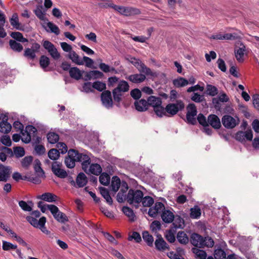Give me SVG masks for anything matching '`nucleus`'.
<instances>
[{
	"mask_svg": "<svg viewBox=\"0 0 259 259\" xmlns=\"http://www.w3.org/2000/svg\"><path fill=\"white\" fill-rule=\"evenodd\" d=\"M165 237L166 240L170 243H173L176 240L175 233L171 230L166 231Z\"/></svg>",
	"mask_w": 259,
	"mask_h": 259,
	"instance_id": "obj_62",
	"label": "nucleus"
},
{
	"mask_svg": "<svg viewBox=\"0 0 259 259\" xmlns=\"http://www.w3.org/2000/svg\"><path fill=\"white\" fill-rule=\"evenodd\" d=\"M157 238L155 241V247L157 250L163 251L169 248L168 245L160 235H158Z\"/></svg>",
	"mask_w": 259,
	"mask_h": 259,
	"instance_id": "obj_20",
	"label": "nucleus"
},
{
	"mask_svg": "<svg viewBox=\"0 0 259 259\" xmlns=\"http://www.w3.org/2000/svg\"><path fill=\"white\" fill-rule=\"evenodd\" d=\"M143 238L144 240L147 243V244L151 246L153 243V237L152 235H150L149 232L147 231H144L142 234Z\"/></svg>",
	"mask_w": 259,
	"mask_h": 259,
	"instance_id": "obj_45",
	"label": "nucleus"
},
{
	"mask_svg": "<svg viewBox=\"0 0 259 259\" xmlns=\"http://www.w3.org/2000/svg\"><path fill=\"white\" fill-rule=\"evenodd\" d=\"M222 122L226 128H233L238 124L239 120L237 117H233L229 115H225L222 117Z\"/></svg>",
	"mask_w": 259,
	"mask_h": 259,
	"instance_id": "obj_7",
	"label": "nucleus"
},
{
	"mask_svg": "<svg viewBox=\"0 0 259 259\" xmlns=\"http://www.w3.org/2000/svg\"><path fill=\"white\" fill-rule=\"evenodd\" d=\"M173 225L176 228H183L185 226L184 220L179 216H177L173 221Z\"/></svg>",
	"mask_w": 259,
	"mask_h": 259,
	"instance_id": "obj_48",
	"label": "nucleus"
},
{
	"mask_svg": "<svg viewBox=\"0 0 259 259\" xmlns=\"http://www.w3.org/2000/svg\"><path fill=\"white\" fill-rule=\"evenodd\" d=\"M201 214V210L198 205H195L190 209V217L193 219H199Z\"/></svg>",
	"mask_w": 259,
	"mask_h": 259,
	"instance_id": "obj_31",
	"label": "nucleus"
},
{
	"mask_svg": "<svg viewBox=\"0 0 259 259\" xmlns=\"http://www.w3.org/2000/svg\"><path fill=\"white\" fill-rule=\"evenodd\" d=\"M34 169L39 177H43L44 176L45 172L41 167V163L38 159H36L34 161Z\"/></svg>",
	"mask_w": 259,
	"mask_h": 259,
	"instance_id": "obj_39",
	"label": "nucleus"
},
{
	"mask_svg": "<svg viewBox=\"0 0 259 259\" xmlns=\"http://www.w3.org/2000/svg\"><path fill=\"white\" fill-rule=\"evenodd\" d=\"M87 177L83 173H80L76 179V185L78 187H83L87 184Z\"/></svg>",
	"mask_w": 259,
	"mask_h": 259,
	"instance_id": "obj_30",
	"label": "nucleus"
},
{
	"mask_svg": "<svg viewBox=\"0 0 259 259\" xmlns=\"http://www.w3.org/2000/svg\"><path fill=\"white\" fill-rule=\"evenodd\" d=\"M2 120L0 122V132L3 133H9L11 129L12 126L11 124L8 122V116L2 115Z\"/></svg>",
	"mask_w": 259,
	"mask_h": 259,
	"instance_id": "obj_15",
	"label": "nucleus"
},
{
	"mask_svg": "<svg viewBox=\"0 0 259 259\" xmlns=\"http://www.w3.org/2000/svg\"><path fill=\"white\" fill-rule=\"evenodd\" d=\"M11 173L9 167L0 165V182H7L10 177Z\"/></svg>",
	"mask_w": 259,
	"mask_h": 259,
	"instance_id": "obj_16",
	"label": "nucleus"
},
{
	"mask_svg": "<svg viewBox=\"0 0 259 259\" xmlns=\"http://www.w3.org/2000/svg\"><path fill=\"white\" fill-rule=\"evenodd\" d=\"M186 119L188 123L195 124L196 123L195 116L197 115L196 107L194 104H189L187 107Z\"/></svg>",
	"mask_w": 259,
	"mask_h": 259,
	"instance_id": "obj_6",
	"label": "nucleus"
},
{
	"mask_svg": "<svg viewBox=\"0 0 259 259\" xmlns=\"http://www.w3.org/2000/svg\"><path fill=\"white\" fill-rule=\"evenodd\" d=\"M108 6L112 8L119 14L125 16H132L140 13V11L139 9L131 7H123L113 4L109 5Z\"/></svg>",
	"mask_w": 259,
	"mask_h": 259,
	"instance_id": "obj_3",
	"label": "nucleus"
},
{
	"mask_svg": "<svg viewBox=\"0 0 259 259\" xmlns=\"http://www.w3.org/2000/svg\"><path fill=\"white\" fill-rule=\"evenodd\" d=\"M50 211L54 218L59 222L65 223L68 221L67 216L61 212L56 206H50Z\"/></svg>",
	"mask_w": 259,
	"mask_h": 259,
	"instance_id": "obj_9",
	"label": "nucleus"
},
{
	"mask_svg": "<svg viewBox=\"0 0 259 259\" xmlns=\"http://www.w3.org/2000/svg\"><path fill=\"white\" fill-rule=\"evenodd\" d=\"M10 48L14 51L20 52L23 50V46L20 43L17 42L15 40L11 39L9 41Z\"/></svg>",
	"mask_w": 259,
	"mask_h": 259,
	"instance_id": "obj_38",
	"label": "nucleus"
},
{
	"mask_svg": "<svg viewBox=\"0 0 259 259\" xmlns=\"http://www.w3.org/2000/svg\"><path fill=\"white\" fill-rule=\"evenodd\" d=\"M49 157L53 160H57L60 156V152L56 149H52L48 152Z\"/></svg>",
	"mask_w": 259,
	"mask_h": 259,
	"instance_id": "obj_50",
	"label": "nucleus"
},
{
	"mask_svg": "<svg viewBox=\"0 0 259 259\" xmlns=\"http://www.w3.org/2000/svg\"><path fill=\"white\" fill-rule=\"evenodd\" d=\"M35 53L30 48H26L24 51V56L28 59L33 60L36 57Z\"/></svg>",
	"mask_w": 259,
	"mask_h": 259,
	"instance_id": "obj_58",
	"label": "nucleus"
},
{
	"mask_svg": "<svg viewBox=\"0 0 259 259\" xmlns=\"http://www.w3.org/2000/svg\"><path fill=\"white\" fill-rule=\"evenodd\" d=\"M229 98L227 96L226 93L223 92L221 93L219 95L218 98H214L212 99V102L213 104H218L219 101L222 102H227L229 101Z\"/></svg>",
	"mask_w": 259,
	"mask_h": 259,
	"instance_id": "obj_46",
	"label": "nucleus"
},
{
	"mask_svg": "<svg viewBox=\"0 0 259 259\" xmlns=\"http://www.w3.org/2000/svg\"><path fill=\"white\" fill-rule=\"evenodd\" d=\"M47 139L49 143L55 144L59 140V136L57 134L52 132L47 135Z\"/></svg>",
	"mask_w": 259,
	"mask_h": 259,
	"instance_id": "obj_55",
	"label": "nucleus"
},
{
	"mask_svg": "<svg viewBox=\"0 0 259 259\" xmlns=\"http://www.w3.org/2000/svg\"><path fill=\"white\" fill-rule=\"evenodd\" d=\"M223 40H235L240 37L237 33H225L222 34Z\"/></svg>",
	"mask_w": 259,
	"mask_h": 259,
	"instance_id": "obj_61",
	"label": "nucleus"
},
{
	"mask_svg": "<svg viewBox=\"0 0 259 259\" xmlns=\"http://www.w3.org/2000/svg\"><path fill=\"white\" fill-rule=\"evenodd\" d=\"M69 154L71 156L75 157L77 161L82 163V168L86 171L88 166L90 163V158L89 156L86 154L79 153L77 151L74 149L69 150Z\"/></svg>",
	"mask_w": 259,
	"mask_h": 259,
	"instance_id": "obj_4",
	"label": "nucleus"
},
{
	"mask_svg": "<svg viewBox=\"0 0 259 259\" xmlns=\"http://www.w3.org/2000/svg\"><path fill=\"white\" fill-rule=\"evenodd\" d=\"M2 247L3 249L5 251H9L10 249L16 250V252L19 257L22 258L21 251L20 249H17V246L16 245L13 244L12 243L6 241H3Z\"/></svg>",
	"mask_w": 259,
	"mask_h": 259,
	"instance_id": "obj_21",
	"label": "nucleus"
},
{
	"mask_svg": "<svg viewBox=\"0 0 259 259\" xmlns=\"http://www.w3.org/2000/svg\"><path fill=\"white\" fill-rule=\"evenodd\" d=\"M93 87L94 89H95L101 92L106 89V85L105 83L101 81H97L94 82L93 83Z\"/></svg>",
	"mask_w": 259,
	"mask_h": 259,
	"instance_id": "obj_57",
	"label": "nucleus"
},
{
	"mask_svg": "<svg viewBox=\"0 0 259 259\" xmlns=\"http://www.w3.org/2000/svg\"><path fill=\"white\" fill-rule=\"evenodd\" d=\"M122 211L123 213L129 218L131 221H134L135 219V215L133 210L128 207L124 206L122 208Z\"/></svg>",
	"mask_w": 259,
	"mask_h": 259,
	"instance_id": "obj_44",
	"label": "nucleus"
},
{
	"mask_svg": "<svg viewBox=\"0 0 259 259\" xmlns=\"http://www.w3.org/2000/svg\"><path fill=\"white\" fill-rule=\"evenodd\" d=\"M141 202L144 207H150L154 203V199L150 196L143 197Z\"/></svg>",
	"mask_w": 259,
	"mask_h": 259,
	"instance_id": "obj_51",
	"label": "nucleus"
},
{
	"mask_svg": "<svg viewBox=\"0 0 259 259\" xmlns=\"http://www.w3.org/2000/svg\"><path fill=\"white\" fill-rule=\"evenodd\" d=\"M214 244V242L213 240L209 237H206L203 239V247H212Z\"/></svg>",
	"mask_w": 259,
	"mask_h": 259,
	"instance_id": "obj_59",
	"label": "nucleus"
},
{
	"mask_svg": "<svg viewBox=\"0 0 259 259\" xmlns=\"http://www.w3.org/2000/svg\"><path fill=\"white\" fill-rule=\"evenodd\" d=\"M206 93L211 96H215L218 93V89L211 84H207L206 85Z\"/></svg>",
	"mask_w": 259,
	"mask_h": 259,
	"instance_id": "obj_52",
	"label": "nucleus"
},
{
	"mask_svg": "<svg viewBox=\"0 0 259 259\" xmlns=\"http://www.w3.org/2000/svg\"><path fill=\"white\" fill-rule=\"evenodd\" d=\"M234 53L238 62H243L244 60V56L247 55L246 47L243 44H240L239 47H236Z\"/></svg>",
	"mask_w": 259,
	"mask_h": 259,
	"instance_id": "obj_10",
	"label": "nucleus"
},
{
	"mask_svg": "<svg viewBox=\"0 0 259 259\" xmlns=\"http://www.w3.org/2000/svg\"><path fill=\"white\" fill-rule=\"evenodd\" d=\"M101 100L103 104L107 108L112 106L113 102L111 92L109 91H105L101 94Z\"/></svg>",
	"mask_w": 259,
	"mask_h": 259,
	"instance_id": "obj_14",
	"label": "nucleus"
},
{
	"mask_svg": "<svg viewBox=\"0 0 259 259\" xmlns=\"http://www.w3.org/2000/svg\"><path fill=\"white\" fill-rule=\"evenodd\" d=\"M252 138L253 134L251 130L245 132L239 131L235 135V139L241 142H244L245 140L251 141Z\"/></svg>",
	"mask_w": 259,
	"mask_h": 259,
	"instance_id": "obj_11",
	"label": "nucleus"
},
{
	"mask_svg": "<svg viewBox=\"0 0 259 259\" xmlns=\"http://www.w3.org/2000/svg\"><path fill=\"white\" fill-rule=\"evenodd\" d=\"M193 253L195 254V257L197 259H206L207 254L204 250L199 249L196 247H193L192 249Z\"/></svg>",
	"mask_w": 259,
	"mask_h": 259,
	"instance_id": "obj_35",
	"label": "nucleus"
},
{
	"mask_svg": "<svg viewBox=\"0 0 259 259\" xmlns=\"http://www.w3.org/2000/svg\"><path fill=\"white\" fill-rule=\"evenodd\" d=\"M136 109L139 111H144L148 109V100L141 99L135 102Z\"/></svg>",
	"mask_w": 259,
	"mask_h": 259,
	"instance_id": "obj_25",
	"label": "nucleus"
},
{
	"mask_svg": "<svg viewBox=\"0 0 259 259\" xmlns=\"http://www.w3.org/2000/svg\"><path fill=\"white\" fill-rule=\"evenodd\" d=\"M69 73L70 77L76 80H79L82 76V72L76 67L70 68Z\"/></svg>",
	"mask_w": 259,
	"mask_h": 259,
	"instance_id": "obj_28",
	"label": "nucleus"
},
{
	"mask_svg": "<svg viewBox=\"0 0 259 259\" xmlns=\"http://www.w3.org/2000/svg\"><path fill=\"white\" fill-rule=\"evenodd\" d=\"M203 238L196 233L192 234L190 238V241L192 244L199 248H203Z\"/></svg>",
	"mask_w": 259,
	"mask_h": 259,
	"instance_id": "obj_18",
	"label": "nucleus"
},
{
	"mask_svg": "<svg viewBox=\"0 0 259 259\" xmlns=\"http://www.w3.org/2000/svg\"><path fill=\"white\" fill-rule=\"evenodd\" d=\"M39 64L42 69H45L50 64L49 58L45 55L41 56L39 59Z\"/></svg>",
	"mask_w": 259,
	"mask_h": 259,
	"instance_id": "obj_53",
	"label": "nucleus"
},
{
	"mask_svg": "<svg viewBox=\"0 0 259 259\" xmlns=\"http://www.w3.org/2000/svg\"><path fill=\"white\" fill-rule=\"evenodd\" d=\"M164 208V205L162 202H156L153 207L149 208L148 214L151 217L155 218L158 214L162 213Z\"/></svg>",
	"mask_w": 259,
	"mask_h": 259,
	"instance_id": "obj_12",
	"label": "nucleus"
},
{
	"mask_svg": "<svg viewBox=\"0 0 259 259\" xmlns=\"http://www.w3.org/2000/svg\"><path fill=\"white\" fill-rule=\"evenodd\" d=\"M67 56L73 63L78 65H82L83 64V62L82 59L75 53V51L72 50L71 52L68 53Z\"/></svg>",
	"mask_w": 259,
	"mask_h": 259,
	"instance_id": "obj_23",
	"label": "nucleus"
},
{
	"mask_svg": "<svg viewBox=\"0 0 259 259\" xmlns=\"http://www.w3.org/2000/svg\"><path fill=\"white\" fill-rule=\"evenodd\" d=\"M37 198L47 202H52L56 201L57 196L51 193L48 192L38 196Z\"/></svg>",
	"mask_w": 259,
	"mask_h": 259,
	"instance_id": "obj_24",
	"label": "nucleus"
},
{
	"mask_svg": "<svg viewBox=\"0 0 259 259\" xmlns=\"http://www.w3.org/2000/svg\"><path fill=\"white\" fill-rule=\"evenodd\" d=\"M46 222V218L45 217H42L39 219V223L40 224V226L38 227L41 231L46 235H48V236L50 238L53 237V234L51 233L50 231H49L46 227H45V223Z\"/></svg>",
	"mask_w": 259,
	"mask_h": 259,
	"instance_id": "obj_29",
	"label": "nucleus"
},
{
	"mask_svg": "<svg viewBox=\"0 0 259 259\" xmlns=\"http://www.w3.org/2000/svg\"><path fill=\"white\" fill-rule=\"evenodd\" d=\"M130 62L137 68L139 72L146 74V75H153L151 70L147 67L139 59L135 58H131Z\"/></svg>",
	"mask_w": 259,
	"mask_h": 259,
	"instance_id": "obj_5",
	"label": "nucleus"
},
{
	"mask_svg": "<svg viewBox=\"0 0 259 259\" xmlns=\"http://www.w3.org/2000/svg\"><path fill=\"white\" fill-rule=\"evenodd\" d=\"M61 164L58 162H54L52 165V170L53 173L57 177L65 178L67 176L65 170L61 168Z\"/></svg>",
	"mask_w": 259,
	"mask_h": 259,
	"instance_id": "obj_13",
	"label": "nucleus"
},
{
	"mask_svg": "<svg viewBox=\"0 0 259 259\" xmlns=\"http://www.w3.org/2000/svg\"><path fill=\"white\" fill-rule=\"evenodd\" d=\"M161 217L164 223H170L174 220L175 215L172 211L164 208L161 214Z\"/></svg>",
	"mask_w": 259,
	"mask_h": 259,
	"instance_id": "obj_19",
	"label": "nucleus"
},
{
	"mask_svg": "<svg viewBox=\"0 0 259 259\" xmlns=\"http://www.w3.org/2000/svg\"><path fill=\"white\" fill-rule=\"evenodd\" d=\"M33 160L32 156H26L22 159L21 161L22 165L23 167L27 168L31 163Z\"/></svg>",
	"mask_w": 259,
	"mask_h": 259,
	"instance_id": "obj_64",
	"label": "nucleus"
},
{
	"mask_svg": "<svg viewBox=\"0 0 259 259\" xmlns=\"http://www.w3.org/2000/svg\"><path fill=\"white\" fill-rule=\"evenodd\" d=\"M99 68L104 72L107 73L110 72L115 71V69L113 67H110L108 65L104 63H101L99 64Z\"/></svg>",
	"mask_w": 259,
	"mask_h": 259,
	"instance_id": "obj_60",
	"label": "nucleus"
},
{
	"mask_svg": "<svg viewBox=\"0 0 259 259\" xmlns=\"http://www.w3.org/2000/svg\"><path fill=\"white\" fill-rule=\"evenodd\" d=\"M32 204V202L30 201L28 203L25 201L21 200L19 202V206L24 210L26 211H30L32 210L31 206L29 204Z\"/></svg>",
	"mask_w": 259,
	"mask_h": 259,
	"instance_id": "obj_56",
	"label": "nucleus"
},
{
	"mask_svg": "<svg viewBox=\"0 0 259 259\" xmlns=\"http://www.w3.org/2000/svg\"><path fill=\"white\" fill-rule=\"evenodd\" d=\"M36 16L41 20L46 21L48 19L46 17V10L42 7H38L34 11Z\"/></svg>",
	"mask_w": 259,
	"mask_h": 259,
	"instance_id": "obj_34",
	"label": "nucleus"
},
{
	"mask_svg": "<svg viewBox=\"0 0 259 259\" xmlns=\"http://www.w3.org/2000/svg\"><path fill=\"white\" fill-rule=\"evenodd\" d=\"M103 76V73L98 70L90 71L86 73L85 79L91 80V79H97L102 78Z\"/></svg>",
	"mask_w": 259,
	"mask_h": 259,
	"instance_id": "obj_27",
	"label": "nucleus"
},
{
	"mask_svg": "<svg viewBox=\"0 0 259 259\" xmlns=\"http://www.w3.org/2000/svg\"><path fill=\"white\" fill-rule=\"evenodd\" d=\"M77 161L75 157H72L69 154V151L68 152V157L66 158L65 160V163L66 166L68 168H71L74 167L75 166V162Z\"/></svg>",
	"mask_w": 259,
	"mask_h": 259,
	"instance_id": "obj_42",
	"label": "nucleus"
},
{
	"mask_svg": "<svg viewBox=\"0 0 259 259\" xmlns=\"http://www.w3.org/2000/svg\"><path fill=\"white\" fill-rule=\"evenodd\" d=\"M147 100L148 106H151L153 107V108L161 105L162 104L161 99L159 97L151 96L148 98Z\"/></svg>",
	"mask_w": 259,
	"mask_h": 259,
	"instance_id": "obj_26",
	"label": "nucleus"
},
{
	"mask_svg": "<svg viewBox=\"0 0 259 259\" xmlns=\"http://www.w3.org/2000/svg\"><path fill=\"white\" fill-rule=\"evenodd\" d=\"M110 177L106 173H102L99 177L100 182L103 185L107 186L109 184Z\"/></svg>",
	"mask_w": 259,
	"mask_h": 259,
	"instance_id": "obj_49",
	"label": "nucleus"
},
{
	"mask_svg": "<svg viewBox=\"0 0 259 259\" xmlns=\"http://www.w3.org/2000/svg\"><path fill=\"white\" fill-rule=\"evenodd\" d=\"M47 26L49 29H48L46 27L45 28L47 32L54 33L57 35L60 34V31L59 27L56 25L54 24L53 22H47Z\"/></svg>",
	"mask_w": 259,
	"mask_h": 259,
	"instance_id": "obj_32",
	"label": "nucleus"
},
{
	"mask_svg": "<svg viewBox=\"0 0 259 259\" xmlns=\"http://www.w3.org/2000/svg\"><path fill=\"white\" fill-rule=\"evenodd\" d=\"M11 24L14 28L18 30H21L20 24L19 22V19L17 14H14L10 20Z\"/></svg>",
	"mask_w": 259,
	"mask_h": 259,
	"instance_id": "obj_40",
	"label": "nucleus"
},
{
	"mask_svg": "<svg viewBox=\"0 0 259 259\" xmlns=\"http://www.w3.org/2000/svg\"><path fill=\"white\" fill-rule=\"evenodd\" d=\"M100 192L102 196L104 197V198L106 200V202L109 204H112V199L109 195V192L107 189L104 187L99 188Z\"/></svg>",
	"mask_w": 259,
	"mask_h": 259,
	"instance_id": "obj_33",
	"label": "nucleus"
},
{
	"mask_svg": "<svg viewBox=\"0 0 259 259\" xmlns=\"http://www.w3.org/2000/svg\"><path fill=\"white\" fill-rule=\"evenodd\" d=\"M143 196L144 194L142 191L130 189L126 196V200L130 204L138 207Z\"/></svg>",
	"mask_w": 259,
	"mask_h": 259,
	"instance_id": "obj_1",
	"label": "nucleus"
},
{
	"mask_svg": "<svg viewBox=\"0 0 259 259\" xmlns=\"http://www.w3.org/2000/svg\"><path fill=\"white\" fill-rule=\"evenodd\" d=\"M184 108V104L181 101H178L176 104H169L165 107V111L169 114L174 115Z\"/></svg>",
	"mask_w": 259,
	"mask_h": 259,
	"instance_id": "obj_8",
	"label": "nucleus"
},
{
	"mask_svg": "<svg viewBox=\"0 0 259 259\" xmlns=\"http://www.w3.org/2000/svg\"><path fill=\"white\" fill-rule=\"evenodd\" d=\"M214 257L215 259H226V252L221 248L215 249L214 252Z\"/></svg>",
	"mask_w": 259,
	"mask_h": 259,
	"instance_id": "obj_54",
	"label": "nucleus"
},
{
	"mask_svg": "<svg viewBox=\"0 0 259 259\" xmlns=\"http://www.w3.org/2000/svg\"><path fill=\"white\" fill-rule=\"evenodd\" d=\"M11 36L14 39L21 42H25L28 41V39L23 37V35L19 32H13L11 34Z\"/></svg>",
	"mask_w": 259,
	"mask_h": 259,
	"instance_id": "obj_47",
	"label": "nucleus"
},
{
	"mask_svg": "<svg viewBox=\"0 0 259 259\" xmlns=\"http://www.w3.org/2000/svg\"><path fill=\"white\" fill-rule=\"evenodd\" d=\"M173 84L177 88H181L187 85L189 82L183 77H179L173 80Z\"/></svg>",
	"mask_w": 259,
	"mask_h": 259,
	"instance_id": "obj_36",
	"label": "nucleus"
},
{
	"mask_svg": "<svg viewBox=\"0 0 259 259\" xmlns=\"http://www.w3.org/2000/svg\"><path fill=\"white\" fill-rule=\"evenodd\" d=\"M129 85L125 80L119 81L117 86L112 91L114 100L116 102H120L122 93L129 90Z\"/></svg>",
	"mask_w": 259,
	"mask_h": 259,
	"instance_id": "obj_2",
	"label": "nucleus"
},
{
	"mask_svg": "<svg viewBox=\"0 0 259 259\" xmlns=\"http://www.w3.org/2000/svg\"><path fill=\"white\" fill-rule=\"evenodd\" d=\"M177 239L178 241L183 244L188 243L189 238L187 234L184 232H179L177 234Z\"/></svg>",
	"mask_w": 259,
	"mask_h": 259,
	"instance_id": "obj_43",
	"label": "nucleus"
},
{
	"mask_svg": "<svg viewBox=\"0 0 259 259\" xmlns=\"http://www.w3.org/2000/svg\"><path fill=\"white\" fill-rule=\"evenodd\" d=\"M120 185L121 182L120 179L116 176L113 177L112 179L111 185L112 190L115 192H117L118 190Z\"/></svg>",
	"mask_w": 259,
	"mask_h": 259,
	"instance_id": "obj_37",
	"label": "nucleus"
},
{
	"mask_svg": "<svg viewBox=\"0 0 259 259\" xmlns=\"http://www.w3.org/2000/svg\"><path fill=\"white\" fill-rule=\"evenodd\" d=\"M208 124L215 129H219L221 126L219 118L214 114H210L207 118Z\"/></svg>",
	"mask_w": 259,
	"mask_h": 259,
	"instance_id": "obj_17",
	"label": "nucleus"
},
{
	"mask_svg": "<svg viewBox=\"0 0 259 259\" xmlns=\"http://www.w3.org/2000/svg\"><path fill=\"white\" fill-rule=\"evenodd\" d=\"M102 170V169L101 166L97 163L91 164L89 168V171L95 175H100Z\"/></svg>",
	"mask_w": 259,
	"mask_h": 259,
	"instance_id": "obj_41",
	"label": "nucleus"
},
{
	"mask_svg": "<svg viewBox=\"0 0 259 259\" xmlns=\"http://www.w3.org/2000/svg\"><path fill=\"white\" fill-rule=\"evenodd\" d=\"M27 220L33 227L38 228L40 226L39 220L38 221L33 217L29 216L26 218Z\"/></svg>",
	"mask_w": 259,
	"mask_h": 259,
	"instance_id": "obj_63",
	"label": "nucleus"
},
{
	"mask_svg": "<svg viewBox=\"0 0 259 259\" xmlns=\"http://www.w3.org/2000/svg\"><path fill=\"white\" fill-rule=\"evenodd\" d=\"M146 75L142 73L132 74L127 78L131 82L135 83H140L146 79Z\"/></svg>",
	"mask_w": 259,
	"mask_h": 259,
	"instance_id": "obj_22",
	"label": "nucleus"
}]
</instances>
